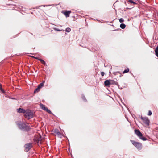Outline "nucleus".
Listing matches in <instances>:
<instances>
[{
    "mask_svg": "<svg viewBox=\"0 0 158 158\" xmlns=\"http://www.w3.org/2000/svg\"><path fill=\"white\" fill-rule=\"evenodd\" d=\"M0 89L1 90V91L2 92H3L4 91L1 88H0Z\"/></svg>",
    "mask_w": 158,
    "mask_h": 158,
    "instance_id": "nucleus-26",
    "label": "nucleus"
},
{
    "mask_svg": "<svg viewBox=\"0 0 158 158\" xmlns=\"http://www.w3.org/2000/svg\"><path fill=\"white\" fill-rule=\"evenodd\" d=\"M155 54L156 56L158 57V47H157L156 48L155 50Z\"/></svg>",
    "mask_w": 158,
    "mask_h": 158,
    "instance_id": "nucleus-15",
    "label": "nucleus"
},
{
    "mask_svg": "<svg viewBox=\"0 0 158 158\" xmlns=\"http://www.w3.org/2000/svg\"><path fill=\"white\" fill-rule=\"evenodd\" d=\"M17 111L19 113H25L26 111H25L23 109L20 108L17 110Z\"/></svg>",
    "mask_w": 158,
    "mask_h": 158,
    "instance_id": "nucleus-13",
    "label": "nucleus"
},
{
    "mask_svg": "<svg viewBox=\"0 0 158 158\" xmlns=\"http://www.w3.org/2000/svg\"><path fill=\"white\" fill-rule=\"evenodd\" d=\"M135 134L139 137V138L144 141L146 140V139L144 137H142V134L138 130H135Z\"/></svg>",
    "mask_w": 158,
    "mask_h": 158,
    "instance_id": "nucleus-3",
    "label": "nucleus"
},
{
    "mask_svg": "<svg viewBox=\"0 0 158 158\" xmlns=\"http://www.w3.org/2000/svg\"><path fill=\"white\" fill-rule=\"evenodd\" d=\"M129 69L127 68L123 72V73H128L129 71Z\"/></svg>",
    "mask_w": 158,
    "mask_h": 158,
    "instance_id": "nucleus-19",
    "label": "nucleus"
},
{
    "mask_svg": "<svg viewBox=\"0 0 158 158\" xmlns=\"http://www.w3.org/2000/svg\"><path fill=\"white\" fill-rule=\"evenodd\" d=\"M40 107L43 110H45L49 113H51V111L49 110L48 108L42 104H40Z\"/></svg>",
    "mask_w": 158,
    "mask_h": 158,
    "instance_id": "nucleus-8",
    "label": "nucleus"
},
{
    "mask_svg": "<svg viewBox=\"0 0 158 158\" xmlns=\"http://www.w3.org/2000/svg\"><path fill=\"white\" fill-rule=\"evenodd\" d=\"M44 83L45 81H44L42 83L40 84V85L38 86L37 88L35 90L34 93H35L39 91L40 89L44 85Z\"/></svg>",
    "mask_w": 158,
    "mask_h": 158,
    "instance_id": "nucleus-5",
    "label": "nucleus"
},
{
    "mask_svg": "<svg viewBox=\"0 0 158 158\" xmlns=\"http://www.w3.org/2000/svg\"><path fill=\"white\" fill-rule=\"evenodd\" d=\"M120 27L121 28L123 29L125 27L126 25L122 23L120 25Z\"/></svg>",
    "mask_w": 158,
    "mask_h": 158,
    "instance_id": "nucleus-17",
    "label": "nucleus"
},
{
    "mask_svg": "<svg viewBox=\"0 0 158 158\" xmlns=\"http://www.w3.org/2000/svg\"><path fill=\"white\" fill-rule=\"evenodd\" d=\"M19 127L20 129H23L24 128V127H25V125L24 124H18Z\"/></svg>",
    "mask_w": 158,
    "mask_h": 158,
    "instance_id": "nucleus-16",
    "label": "nucleus"
},
{
    "mask_svg": "<svg viewBox=\"0 0 158 158\" xmlns=\"http://www.w3.org/2000/svg\"><path fill=\"white\" fill-rule=\"evenodd\" d=\"M129 2H130L132 3H133L134 4H136V3L135 2H134L132 0H130L129 1Z\"/></svg>",
    "mask_w": 158,
    "mask_h": 158,
    "instance_id": "nucleus-22",
    "label": "nucleus"
},
{
    "mask_svg": "<svg viewBox=\"0 0 158 158\" xmlns=\"http://www.w3.org/2000/svg\"><path fill=\"white\" fill-rule=\"evenodd\" d=\"M31 143L27 144L25 145L26 151L27 152L31 148Z\"/></svg>",
    "mask_w": 158,
    "mask_h": 158,
    "instance_id": "nucleus-9",
    "label": "nucleus"
},
{
    "mask_svg": "<svg viewBox=\"0 0 158 158\" xmlns=\"http://www.w3.org/2000/svg\"><path fill=\"white\" fill-rule=\"evenodd\" d=\"M71 31V29L69 28H67L65 30V31L67 32H69Z\"/></svg>",
    "mask_w": 158,
    "mask_h": 158,
    "instance_id": "nucleus-20",
    "label": "nucleus"
},
{
    "mask_svg": "<svg viewBox=\"0 0 158 158\" xmlns=\"http://www.w3.org/2000/svg\"><path fill=\"white\" fill-rule=\"evenodd\" d=\"M124 21V19L122 18H121L119 19V21L120 23L123 22Z\"/></svg>",
    "mask_w": 158,
    "mask_h": 158,
    "instance_id": "nucleus-21",
    "label": "nucleus"
},
{
    "mask_svg": "<svg viewBox=\"0 0 158 158\" xmlns=\"http://www.w3.org/2000/svg\"><path fill=\"white\" fill-rule=\"evenodd\" d=\"M71 13V11H66L63 12V14L65 15L66 17H69V14Z\"/></svg>",
    "mask_w": 158,
    "mask_h": 158,
    "instance_id": "nucleus-12",
    "label": "nucleus"
},
{
    "mask_svg": "<svg viewBox=\"0 0 158 158\" xmlns=\"http://www.w3.org/2000/svg\"><path fill=\"white\" fill-rule=\"evenodd\" d=\"M33 57L34 58H35L36 59H38L39 60V58H38L37 57Z\"/></svg>",
    "mask_w": 158,
    "mask_h": 158,
    "instance_id": "nucleus-25",
    "label": "nucleus"
},
{
    "mask_svg": "<svg viewBox=\"0 0 158 158\" xmlns=\"http://www.w3.org/2000/svg\"><path fill=\"white\" fill-rule=\"evenodd\" d=\"M152 112L151 111H149L148 113V115H151L152 114Z\"/></svg>",
    "mask_w": 158,
    "mask_h": 158,
    "instance_id": "nucleus-23",
    "label": "nucleus"
},
{
    "mask_svg": "<svg viewBox=\"0 0 158 158\" xmlns=\"http://www.w3.org/2000/svg\"><path fill=\"white\" fill-rule=\"evenodd\" d=\"M101 75L103 76L104 75V73L103 72H102L101 73Z\"/></svg>",
    "mask_w": 158,
    "mask_h": 158,
    "instance_id": "nucleus-24",
    "label": "nucleus"
},
{
    "mask_svg": "<svg viewBox=\"0 0 158 158\" xmlns=\"http://www.w3.org/2000/svg\"><path fill=\"white\" fill-rule=\"evenodd\" d=\"M54 132L55 133V135H57L59 137H61L62 135H61L60 133L58 131V130L56 129L54 131Z\"/></svg>",
    "mask_w": 158,
    "mask_h": 158,
    "instance_id": "nucleus-10",
    "label": "nucleus"
},
{
    "mask_svg": "<svg viewBox=\"0 0 158 158\" xmlns=\"http://www.w3.org/2000/svg\"><path fill=\"white\" fill-rule=\"evenodd\" d=\"M83 98H84V96H83V97H82Z\"/></svg>",
    "mask_w": 158,
    "mask_h": 158,
    "instance_id": "nucleus-27",
    "label": "nucleus"
},
{
    "mask_svg": "<svg viewBox=\"0 0 158 158\" xmlns=\"http://www.w3.org/2000/svg\"><path fill=\"white\" fill-rule=\"evenodd\" d=\"M24 115L26 118L28 119H29L33 117V113L31 110H27L24 113Z\"/></svg>",
    "mask_w": 158,
    "mask_h": 158,
    "instance_id": "nucleus-1",
    "label": "nucleus"
},
{
    "mask_svg": "<svg viewBox=\"0 0 158 158\" xmlns=\"http://www.w3.org/2000/svg\"><path fill=\"white\" fill-rule=\"evenodd\" d=\"M38 138H35V140L38 143H41L42 139L40 137V135H39Z\"/></svg>",
    "mask_w": 158,
    "mask_h": 158,
    "instance_id": "nucleus-11",
    "label": "nucleus"
},
{
    "mask_svg": "<svg viewBox=\"0 0 158 158\" xmlns=\"http://www.w3.org/2000/svg\"><path fill=\"white\" fill-rule=\"evenodd\" d=\"M44 83L45 81H44L42 83L40 84V85L38 86L37 88L35 90L34 93H35L39 91L40 89L44 85Z\"/></svg>",
    "mask_w": 158,
    "mask_h": 158,
    "instance_id": "nucleus-6",
    "label": "nucleus"
},
{
    "mask_svg": "<svg viewBox=\"0 0 158 158\" xmlns=\"http://www.w3.org/2000/svg\"><path fill=\"white\" fill-rule=\"evenodd\" d=\"M141 119L147 126H148L149 125L150 121L148 118L146 117H142Z\"/></svg>",
    "mask_w": 158,
    "mask_h": 158,
    "instance_id": "nucleus-4",
    "label": "nucleus"
},
{
    "mask_svg": "<svg viewBox=\"0 0 158 158\" xmlns=\"http://www.w3.org/2000/svg\"><path fill=\"white\" fill-rule=\"evenodd\" d=\"M44 83L45 81H44L42 83L40 84V85L38 86L37 88L35 90L34 93H35L39 91L40 89L44 85Z\"/></svg>",
    "mask_w": 158,
    "mask_h": 158,
    "instance_id": "nucleus-7",
    "label": "nucleus"
},
{
    "mask_svg": "<svg viewBox=\"0 0 158 158\" xmlns=\"http://www.w3.org/2000/svg\"><path fill=\"white\" fill-rule=\"evenodd\" d=\"M39 60L41 62V63L43 64H44V65H46V63H45V62L44 60H42L41 59H39Z\"/></svg>",
    "mask_w": 158,
    "mask_h": 158,
    "instance_id": "nucleus-18",
    "label": "nucleus"
},
{
    "mask_svg": "<svg viewBox=\"0 0 158 158\" xmlns=\"http://www.w3.org/2000/svg\"><path fill=\"white\" fill-rule=\"evenodd\" d=\"M105 85L106 86H108L110 85V81L108 80H106L105 81Z\"/></svg>",
    "mask_w": 158,
    "mask_h": 158,
    "instance_id": "nucleus-14",
    "label": "nucleus"
},
{
    "mask_svg": "<svg viewBox=\"0 0 158 158\" xmlns=\"http://www.w3.org/2000/svg\"><path fill=\"white\" fill-rule=\"evenodd\" d=\"M132 143L138 149H140L142 148V145L140 143L135 142L133 140H131Z\"/></svg>",
    "mask_w": 158,
    "mask_h": 158,
    "instance_id": "nucleus-2",
    "label": "nucleus"
}]
</instances>
